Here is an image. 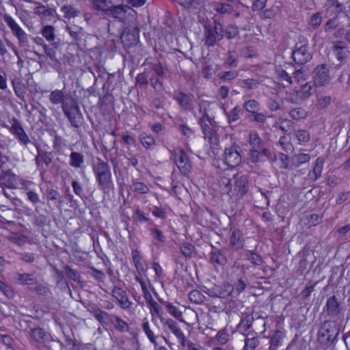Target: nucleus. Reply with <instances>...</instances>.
Returning <instances> with one entry per match:
<instances>
[{"mask_svg":"<svg viewBox=\"0 0 350 350\" xmlns=\"http://www.w3.org/2000/svg\"><path fill=\"white\" fill-rule=\"evenodd\" d=\"M340 333V328L336 321L326 320L321 325L317 336L319 343L329 347L336 340Z\"/></svg>","mask_w":350,"mask_h":350,"instance_id":"1","label":"nucleus"},{"mask_svg":"<svg viewBox=\"0 0 350 350\" xmlns=\"http://www.w3.org/2000/svg\"><path fill=\"white\" fill-rule=\"evenodd\" d=\"M120 3V0H94L93 6L96 10L100 11L111 10L116 18L123 20L126 12H129L131 14L134 12V10L126 5H122Z\"/></svg>","mask_w":350,"mask_h":350,"instance_id":"2","label":"nucleus"},{"mask_svg":"<svg viewBox=\"0 0 350 350\" xmlns=\"http://www.w3.org/2000/svg\"><path fill=\"white\" fill-rule=\"evenodd\" d=\"M30 336L40 349L47 347L49 350H53L52 347H54L55 345H57L58 343L61 345H62L59 340H55L51 338V336L47 335L44 330L40 327L31 329Z\"/></svg>","mask_w":350,"mask_h":350,"instance_id":"3","label":"nucleus"},{"mask_svg":"<svg viewBox=\"0 0 350 350\" xmlns=\"http://www.w3.org/2000/svg\"><path fill=\"white\" fill-rule=\"evenodd\" d=\"M342 310L341 302L336 295H332L327 298L324 307V311L328 317L333 319L332 321H337L340 318Z\"/></svg>","mask_w":350,"mask_h":350,"instance_id":"4","label":"nucleus"},{"mask_svg":"<svg viewBox=\"0 0 350 350\" xmlns=\"http://www.w3.org/2000/svg\"><path fill=\"white\" fill-rule=\"evenodd\" d=\"M5 21L11 29L12 33L18 38L20 43L25 44L27 42V36L24 30L10 16H5Z\"/></svg>","mask_w":350,"mask_h":350,"instance_id":"5","label":"nucleus"},{"mask_svg":"<svg viewBox=\"0 0 350 350\" xmlns=\"http://www.w3.org/2000/svg\"><path fill=\"white\" fill-rule=\"evenodd\" d=\"M241 161V157L234 146H230L225 150V163L229 167L238 166Z\"/></svg>","mask_w":350,"mask_h":350,"instance_id":"6","label":"nucleus"},{"mask_svg":"<svg viewBox=\"0 0 350 350\" xmlns=\"http://www.w3.org/2000/svg\"><path fill=\"white\" fill-rule=\"evenodd\" d=\"M112 296L117 300L122 309H129L131 302L129 301L125 291L120 287L115 286L112 290Z\"/></svg>","mask_w":350,"mask_h":350,"instance_id":"7","label":"nucleus"},{"mask_svg":"<svg viewBox=\"0 0 350 350\" xmlns=\"http://www.w3.org/2000/svg\"><path fill=\"white\" fill-rule=\"evenodd\" d=\"M231 196L234 200L242 198L247 191V182L245 177H241L237 180L233 189H231Z\"/></svg>","mask_w":350,"mask_h":350,"instance_id":"8","label":"nucleus"},{"mask_svg":"<svg viewBox=\"0 0 350 350\" xmlns=\"http://www.w3.org/2000/svg\"><path fill=\"white\" fill-rule=\"evenodd\" d=\"M293 57L297 64H304L311 59V55L308 51V47L306 44L297 45L296 49L293 53Z\"/></svg>","mask_w":350,"mask_h":350,"instance_id":"9","label":"nucleus"},{"mask_svg":"<svg viewBox=\"0 0 350 350\" xmlns=\"http://www.w3.org/2000/svg\"><path fill=\"white\" fill-rule=\"evenodd\" d=\"M90 312L98 321H99L100 323L107 325L112 324L116 316L109 314L107 312L103 311L96 307H92Z\"/></svg>","mask_w":350,"mask_h":350,"instance_id":"10","label":"nucleus"},{"mask_svg":"<svg viewBox=\"0 0 350 350\" xmlns=\"http://www.w3.org/2000/svg\"><path fill=\"white\" fill-rule=\"evenodd\" d=\"M176 163L183 174L190 171L191 165L185 153L182 150H178L175 153Z\"/></svg>","mask_w":350,"mask_h":350,"instance_id":"11","label":"nucleus"},{"mask_svg":"<svg viewBox=\"0 0 350 350\" xmlns=\"http://www.w3.org/2000/svg\"><path fill=\"white\" fill-rule=\"evenodd\" d=\"M329 80L328 69L324 66H319L315 68L314 83L316 85H323Z\"/></svg>","mask_w":350,"mask_h":350,"instance_id":"12","label":"nucleus"},{"mask_svg":"<svg viewBox=\"0 0 350 350\" xmlns=\"http://www.w3.org/2000/svg\"><path fill=\"white\" fill-rule=\"evenodd\" d=\"M211 247L212 250L210 253L211 262L219 266L225 265L227 263L225 250H219L213 245Z\"/></svg>","mask_w":350,"mask_h":350,"instance_id":"13","label":"nucleus"},{"mask_svg":"<svg viewBox=\"0 0 350 350\" xmlns=\"http://www.w3.org/2000/svg\"><path fill=\"white\" fill-rule=\"evenodd\" d=\"M206 34V42L213 45L217 40L221 38L222 27L219 23H215L214 30H208Z\"/></svg>","mask_w":350,"mask_h":350,"instance_id":"14","label":"nucleus"},{"mask_svg":"<svg viewBox=\"0 0 350 350\" xmlns=\"http://www.w3.org/2000/svg\"><path fill=\"white\" fill-rule=\"evenodd\" d=\"M14 277L16 282L22 286L33 285L37 282L36 277L32 273H16Z\"/></svg>","mask_w":350,"mask_h":350,"instance_id":"15","label":"nucleus"},{"mask_svg":"<svg viewBox=\"0 0 350 350\" xmlns=\"http://www.w3.org/2000/svg\"><path fill=\"white\" fill-rule=\"evenodd\" d=\"M161 304H163L165 307L167 312L180 322L185 323L183 317V312L172 303L159 299Z\"/></svg>","mask_w":350,"mask_h":350,"instance_id":"16","label":"nucleus"},{"mask_svg":"<svg viewBox=\"0 0 350 350\" xmlns=\"http://www.w3.org/2000/svg\"><path fill=\"white\" fill-rule=\"evenodd\" d=\"M245 345L243 350H254L259 345V339L256 333L249 332L245 335Z\"/></svg>","mask_w":350,"mask_h":350,"instance_id":"17","label":"nucleus"},{"mask_svg":"<svg viewBox=\"0 0 350 350\" xmlns=\"http://www.w3.org/2000/svg\"><path fill=\"white\" fill-rule=\"evenodd\" d=\"M230 241V245L235 250H239L244 246L243 234L239 230H233Z\"/></svg>","mask_w":350,"mask_h":350,"instance_id":"18","label":"nucleus"},{"mask_svg":"<svg viewBox=\"0 0 350 350\" xmlns=\"http://www.w3.org/2000/svg\"><path fill=\"white\" fill-rule=\"evenodd\" d=\"M161 321L163 326L170 330L176 336V338H180V336L183 334V332L179 328L178 323L173 319H167L164 320L163 319H161Z\"/></svg>","mask_w":350,"mask_h":350,"instance_id":"19","label":"nucleus"},{"mask_svg":"<svg viewBox=\"0 0 350 350\" xmlns=\"http://www.w3.org/2000/svg\"><path fill=\"white\" fill-rule=\"evenodd\" d=\"M207 120L208 124H206L204 122V118L202 117L200 118V123L201 124L202 129L203 130L205 138H208L210 140H217V137L215 135V133L212 131L211 126H212V123L209 118H207Z\"/></svg>","mask_w":350,"mask_h":350,"instance_id":"20","label":"nucleus"},{"mask_svg":"<svg viewBox=\"0 0 350 350\" xmlns=\"http://www.w3.org/2000/svg\"><path fill=\"white\" fill-rule=\"evenodd\" d=\"M142 329L144 332L150 342L156 347L158 345L157 342V338L158 336H155L154 332L150 329L149 323L146 319H144L143 321L142 324Z\"/></svg>","mask_w":350,"mask_h":350,"instance_id":"21","label":"nucleus"},{"mask_svg":"<svg viewBox=\"0 0 350 350\" xmlns=\"http://www.w3.org/2000/svg\"><path fill=\"white\" fill-rule=\"evenodd\" d=\"M8 239L18 246L23 245L27 242V237L18 234V232H11L7 237Z\"/></svg>","mask_w":350,"mask_h":350,"instance_id":"22","label":"nucleus"},{"mask_svg":"<svg viewBox=\"0 0 350 350\" xmlns=\"http://www.w3.org/2000/svg\"><path fill=\"white\" fill-rule=\"evenodd\" d=\"M324 161L322 158H318L316 160L315 165L313 167L312 172L309 173V176L312 179L317 180L321 175Z\"/></svg>","mask_w":350,"mask_h":350,"instance_id":"23","label":"nucleus"},{"mask_svg":"<svg viewBox=\"0 0 350 350\" xmlns=\"http://www.w3.org/2000/svg\"><path fill=\"white\" fill-rule=\"evenodd\" d=\"M115 329L120 332H129V324L118 316H115L112 324Z\"/></svg>","mask_w":350,"mask_h":350,"instance_id":"24","label":"nucleus"},{"mask_svg":"<svg viewBox=\"0 0 350 350\" xmlns=\"http://www.w3.org/2000/svg\"><path fill=\"white\" fill-rule=\"evenodd\" d=\"M310 159V156L306 153H299L291 157V160L293 161L294 167H298L301 165L308 163Z\"/></svg>","mask_w":350,"mask_h":350,"instance_id":"25","label":"nucleus"},{"mask_svg":"<svg viewBox=\"0 0 350 350\" xmlns=\"http://www.w3.org/2000/svg\"><path fill=\"white\" fill-rule=\"evenodd\" d=\"M246 252V258L252 264L255 266H260L262 264V258L259 254L251 250H247Z\"/></svg>","mask_w":350,"mask_h":350,"instance_id":"26","label":"nucleus"},{"mask_svg":"<svg viewBox=\"0 0 350 350\" xmlns=\"http://www.w3.org/2000/svg\"><path fill=\"white\" fill-rule=\"evenodd\" d=\"M189 300L195 304H200L204 301V295L198 290H193L189 294Z\"/></svg>","mask_w":350,"mask_h":350,"instance_id":"27","label":"nucleus"},{"mask_svg":"<svg viewBox=\"0 0 350 350\" xmlns=\"http://www.w3.org/2000/svg\"><path fill=\"white\" fill-rule=\"evenodd\" d=\"M180 250L185 258H191L195 251V247L192 244L186 242L181 245Z\"/></svg>","mask_w":350,"mask_h":350,"instance_id":"28","label":"nucleus"},{"mask_svg":"<svg viewBox=\"0 0 350 350\" xmlns=\"http://www.w3.org/2000/svg\"><path fill=\"white\" fill-rule=\"evenodd\" d=\"M278 161L280 163V167L285 169H292L294 167L293 161L284 154H280L278 157Z\"/></svg>","mask_w":350,"mask_h":350,"instance_id":"29","label":"nucleus"},{"mask_svg":"<svg viewBox=\"0 0 350 350\" xmlns=\"http://www.w3.org/2000/svg\"><path fill=\"white\" fill-rule=\"evenodd\" d=\"M83 162V157L78 152H72L70 154V165L74 167H79Z\"/></svg>","mask_w":350,"mask_h":350,"instance_id":"30","label":"nucleus"},{"mask_svg":"<svg viewBox=\"0 0 350 350\" xmlns=\"http://www.w3.org/2000/svg\"><path fill=\"white\" fill-rule=\"evenodd\" d=\"M64 269L66 271V275L70 279L74 280L75 282H80L81 275L78 271L72 269L70 266L66 265L64 267Z\"/></svg>","mask_w":350,"mask_h":350,"instance_id":"31","label":"nucleus"},{"mask_svg":"<svg viewBox=\"0 0 350 350\" xmlns=\"http://www.w3.org/2000/svg\"><path fill=\"white\" fill-rule=\"evenodd\" d=\"M0 291L9 299L14 297L15 293L11 286L0 280Z\"/></svg>","mask_w":350,"mask_h":350,"instance_id":"32","label":"nucleus"},{"mask_svg":"<svg viewBox=\"0 0 350 350\" xmlns=\"http://www.w3.org/2000/svg\"><path fill=\"white\" fill-rule=\"evenodd\" d=\"M149 307H150V312H151V314L152 317H154V315L155 314L161 319H163L161 317L162 313H163L162 308L159 306V304L157 301H152V303H150L149 304Z\"/></svg>","mask_w":350,"mask_h":350,"instance_id":"33","label":"nucleus"},{"mask_svg":"<svg viewBox=\"0 0 350 350\" xmlns=\"http://www.w3.org/2000/svg\"><path fill=\"white\" fill-rule=\"evenodd\" d=\"M61 10L66 18L75 17L79 13L78 10L69 5L62 7Z\"/></svg>","mask_w":350,"mask_h":350,"instance_id":"34","label":"nucleus"},{"mask_svg":"<svg viewBox=\"0 0 350 350\" xmlns=\"http://www.w3.org/2000/svg\"><path fill=\"white\" fill-rule=\"evenodd\" d=\"M97 179L99 181V183L103 185H107L110 183L111 175L110 170L102 172L101 174H99L96 175Z\"/></svg>","mask_w":350,"mask_h":350,"instance_id":"35","label":"nucleus"},{"mask_svg":"<svg viewBox=\"0 0 350 350\" xmlns=\"http://www.w3.org/2000/svg\"><path fill=\"white\" fill-rule=\"evenodd\" d=\"M149 230L154 239H157L160 242H165V237L160 230L155 227H150Z\"/></svg>","mask_w":350,"mask_h":350,"instance_id":"36","label":"nucleus"},{"mask_svg":"<svg viewBox=\"0 0 350 350\" xmlns=\"http://www.w3.org/2000/svg\"><path fill=\"white\" fill-rule=\"evenodd\" d=\"M254 319L251 315H246L244 319H242L241 322L239 324V327L243 326L244 327L245 331H247L252 326Z\"/></svg>","mask_w":350,"mask_h":350,"instance_id":"37","label":"nucleus"},{"mask_svg":"<svg viewBox=\"0 0 350 350\" xmlns=\"http://www.w3.org/2000/svg\"><path fill=\"white\" fill-rule=\"evenodd\" d=\"M282 339V332L277 331L271 338L270 340V349L272 346L278 347L281 345V341Z\"/></svg>","mask_w":350,"mask_h":350,"instance_id":"38","label":"nucleus"},{"mask_svg":"<svg viewBox=\"0 0 350 350\" xmlns=\"http://www.w3.org/2000/svg\"><path fill=\"white\" fill-rule=\"evenodd\" d=\"M42 33L49 41H52L55 38L54 29L51 26H45L42 29Z\"/></svg>","mask_w":350,"mask_h":350,"instance_id":"39","label":"nucleus"},{"mask_svg":"<svg viewBox=\"0 0 350 350\" xmlns=\"http://www.w3.org/2000/svg\"><path fill=\"white\" fill-rule=\"evenodd\" d=\"M132 189L139 193H146L148 192V187L142 183L136 182L132 185Z\"/></svg>","mask_w":350,"mask_h":350,"instance_id":"40","label":"nucleus"},{"mask_svg":"<svg viewBox=\"0 0 350 350\" xmlns=\"http://www.w3.org/2000/svg\"><path fill=\"white\" fill-rule=\"evenodd\" d=\"M314 92V88L311 85L306 83L301 87L300 90V96L301 97L306 98L311 95Z\"/></svg>","mask_w":350,"mask_h":350,"instance_id":"41","label":"nucleus"},{"mask_svg":"<svg viewBox=\"0 0 350 350\" xmlns=\"http://www.w3.org/2000/svg\"><path fill=\"white\" fill-rule=\"evenodd\" d=\"M66 344L68 347V350H81V345L76 340H72V338L67 337L66 339Z\"/></svg>","mask_w":350,"mask_h":350,"instance_id":"42","label":"nucleus"},{"mask_svg":"<svg viewBox=\"0 0 350 350\" xmlns=\"http://www.w3.org/2000/svg\"><path fill=\"white\" fill-rule=\"evenodd\" d=\"M90 273L92 277H94L96 280L99 282H103L105 278V275L103 271H99L94 267L90 268Z\"/></svg>","mask_w":350,"mask_h":350,"instance_id":"43","label":"nucleus"},{"mask_svg":"<svg viewBox=\"0 0 350 350\" xmlns=\"http://www.w3.org/2000/svg\"><path fill=\"white\" fill-rule=\"evenodd\" d=\"M321 23V16L319 13H316L312 15L309 21V25L310 27L315 29L320 25Z\"/></svg>","mask_w":350,"mask_h":350,"instance_id":"44","label":"nucleus"},{"mask_svg":"<svg viewBox=\"0 0 350 350\" xmlns=\"http://www.w3.org/2000/svg\"><path fill=\"white\" fill-rule=\"evenodd\" d=\"M217 341L221 344H226L229 340V335L225 329H222L217 333Z\"/></svg>","mask_w":350,"mask_h":350,"instance_id":"45","label":"nucleus"},{"mask_svg":"<svg viewBox=\"0 0 350 350\" xmlns=\"http://www.w3.org/2000/svg\"><path fill=\"white\" fill-rule=\"evenodd\" d=\"M63 98V94L61 91H53L50 95V100L54 104L59 103Z\"/></svg>","mask_w":350,"mask_h":350,"instance_id":"46","label":"nucleus"},{"mask_svg":"<svg viewBox=\"0 0 350 350\" xmlns=\"http://www.w3.org/2000/svg\"><path fill=\"white\" fill-rule=\"evenodd\" d=\"M245 109L251 113H255L258 110V104L256 101L252 100L245 104Z\"/></svg>","mask_w":350,"mask_h":350,"instance_id":"47","label":"nucleus"},{"mask_svg":"<svg viewBox=\"0 0 350 350\" xmlns=\"http://www.w3.org/2000/svg\"><path fill=\"white\" fill-rule=\"evenodd\" d=\"M246 287L245 280L243 278H240L234 284V289L238 294L245 290Z\"/></svg>","mask_w":350,"mask_h":350,"instance_id":"48","label":"nucleus"},{"mask_svg":"<svg viewBox=\"0 0 350 350\" xmlns=\"http://www.w3.org/2000/svg\"><path fill=\"white\" fill-rule=\"evenodd\" d=\"M230 180L229 178H224L220 181V189L224 193H228L231 191L230 186Z\"/></svg>","mask_w":350,"mask_h":350,"instance_id":"49","label":"nucleus"},{"mask_svg":"<svg viewBox=\"0 0 350 350\" xmlns=\"http://www.w3.org/2000/svg\"><path fill=\"white\" fill-rule=\"evenodd\" d=\"M35 291L37 293V294L42 295V296H47L48 294L50 293L49 288L48 286L44 284H38L35 288Z\"/></svg>","mask_w":350,"mask_h":350,"instance_id":"50","label":"nucleus"},{"mask_svg":"<svg viewBox=\"0 0 350 350\" xmlns=\"http://www.w3.org/2000/svg\"><path fill=\"white\" fill-rule=\"evenodd\" d=\"M18 255L20 260L25 262L31 263L35 260V256L33 253H20Z\"/></svg>","mask_w":350,"mask_h":350,"instance_id":"51","label":"nucleus"},{"mask_svg":"<svg viewBox=\"0 0 350 350\" xmlns=\"http://www.w3.org/2000/svg\"><path fill=\"white\" fill-rule=\"evenodd\" d=\"M141 142L145 148H150L154 144V139L150 135H144L141 138Z\"/></svg>","mask_w":350,"mask_h":350,"instance_id":"52","label":"nucleus"},{"mask_svg":"<svg viewBox=\"0 0 350 350\" xmlns=\"http://www.w3.org/2000/svg\"><path fill=\"white\" fill-rule=\"evenodd\" d=\"M109 170V167L104 162H99L94 167V172L96 175Z\"/></svg>","mask_w":350,"mask_h":350,"instance_id":"53","label":"nucleus"},{"mask_svg":"<svg viewBox=\"0 0 350 350\" xmlns=\"http://www.w3.org/2000/svg\"><path fill=\"white\" fill-rule=\"evenodd\" d=\"M206 293L209 297H211L221 298V297H225V295L223 292H221L220 290L216 289V288L208 289L206 291Z\"/></svg>","mask_w":350,"mask_h":350,"instance_id":"54","label":"nucleus"},{"mask_svg":"<svg viewBox=\"0 0 350 350\" xmlns=\"http://www.w3.org/2000/svg\"><path fill=\"white\" fill-rule=\"evenodd\" d=\"M297 137L300 143H305L310 139L308 133L306 131H299L297 133Z\"/></svg>","mask_w":350,"mask_h":350,"instance_id":"55","label":"nucleus"},{"mask_svg":"<svg viewBox=\"0 0 350 350\" xmlns=\"http://www.w3.org/2000/svg\"><path fill=\"white\" fill-rule=\"evenodd\" d=\"M250 142L251 145H252L253 146H256L260 144V139L258 134H256V133H252L250 137Z\"/></svg>","mask_w":350,"mask_h":350,"instance_id":"56","label":"nucleus"},{"mask_svg":"<svg viewBox=\"0 0 350 350\" xmlns=\"http://www.w3.org/2000/svg\"><path fill=\"white\" fill-rule=\"evenodd\" d=\"M290 115L294 119H299L304 116V113L299 109H295L291 111Z\"/></svg>","mask_w":350,"mask_h":350,"instance_id":"57","label":"nucleus"},{"mask_svg":"<svg viewBox=\"0 0 350 350\" xmlns=\"http://www.w3.org/2000/svg\"><path fill=\"white\" fill-rule=\"evenodd\" d=\"M46 198L49 200H56L59 197V193L54 189H49L46 193Z\"/></svg>","mask_w":350,"mask_h":350,"instance_id":"58","label":"nucleus"},{"mask_svg":"<svg viewBox=\"0 0 350 350\" xmlns=\"http://www.w3.org/2000/svg\"><path fill=\"white\" fill-rule=\"evenodd\" d=\"M23 131H24V130L19 126L17 122H15L11 128V132L16 134L18 136Z\"/></svg>","mask_w":350,"mask_h":350,"instance_id":"59","label":"nucleus"},{"mask_svg":"<svg viewBox=\"0 0 350 350\" xmlns=\"http://www.w3.org/2000/svg\"><path fill=\"white\" fill-rule=\"evenodd\" d=\"M133 263L142 261V256L137 250H133L131 252Z\"/></svg>","mask_w":350,"mask_h":350,"instance_id":"60","label":"nucleus"},{"mask_svg":"<svg viewBox=\"0 0 350 350\" xmlns=\"http://www.w3.org/2000/svg\"><path fill=\"white\" fill-rule=\"evenodd\" d=\"M152 268L155 271V274L157 277L161 278L162 276L163 269L158 262H154L152 264Z\"/></svg>","mask_w":350,"mask_h":350,"instance_id":"61","label":"nucleus"},{"mask_svg":"<svg viewBox=\"0 0 350 350\" xmlns=\"http://www.w3.org/2000/svg\"><path fill=\"white\" fill-rule=\"evenodd\" d=\"M278 76L282 80L287 81L288 83H291V80L287 72L284 70H280L278 72Z\"/></svg>","mask_w":350,"mask_h":350,"instance_id":"62","label":"nucleus"},{"mask_svg":"<svg viewBox=\"0 0 350 350\" xmlns=\"http://www.w3.org/2000/svg\"><path fill=\"white\" fill-rule=\"evenodd\" d=\"M331 98L329 96H324L319 99V105L321 107H326L330 103Z\"/></svg>","mask_w":350,"mask_h":350,"instance_id":"63","label":"nucleus"},{"mask_svg":"<svg viewBox=\"0 0 350 350\" xmlns=\"http://www.w3.org/2000/svg\"><path fill=\"white\" fill-rule=\"evenodd\" d=\"M260 153L257 150H252L250 154L249 159L253 162L256 163L259 160Z\"/></svg>","mask_w":350,"mask_h":350,"instance_id":"64","label":"nucleus"}]
</instances>
